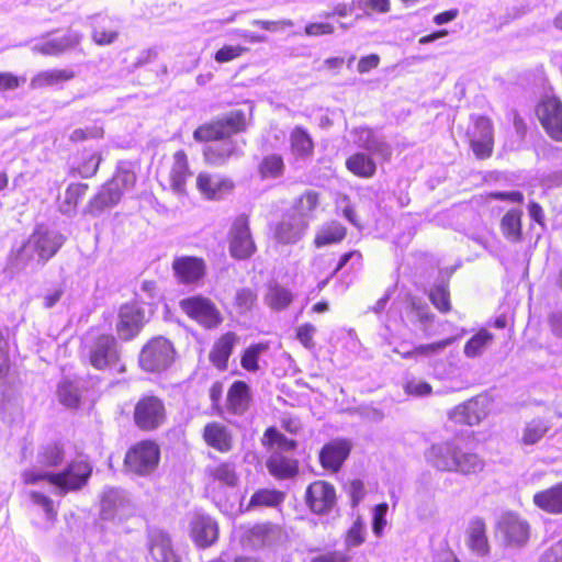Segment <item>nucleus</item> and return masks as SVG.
<instances>
[{
    "mask_svg": "<svg viewBox=\"0 0 562 562\" xmlns=\"http://www.w3.org/2000/svg\"><path fill=\"white\" fill-rule=\"evenodd\" d=\"M247 48L241 46H224L218 49L215 54V60L217 63H227L239 57Z\"/></svg>",
    "mask_w": 562,
    "mask_h": 562,
    "instance_id": "69168bd1",
    "label": "nucleus"
},
{
    "mask_svg": "<svg viewBox=\"0 0 562 562\" xmlns=\"http://www.w3.org/2000/svg\"><path fill=\"white\" fill-rule=\"evenodd\" d=\"M521 211L518 209L509 210L502 218L501 227L504 236L512 241L519 240L521 236Z\"/></svg>",
    "mask_w": 562,
    "mask_h": 562,
    "instance_id": "a18cd8bd",
    "label": "nucleus"
},
{
    "mask_svg": "<svg viewBox=\"0 0 562 562\" xmlns=\"http://www.w3.org/2000/svg\"><path fill=\"white\" fill-rule=\"evenodd\" d=\"M30 497L33 504L44 512L48 521H53L56 518L57 512L54 502L48 496L41 492L32 491Z\"/></svg>",
    "mask_w": 562,
    "mask_h": 562,
    "instance_id": "4d7b16f0",
    "label": "nucleus"
},
{
    "mask_svg": "<svg viewBox=\"0 0 562 562\" xmlns=\"http://www.w3.org/2000/svg\"><path fill=\"white\" fill-rule=\"evenodd\" d=\"M240 147L235 140L228 136L218 139V142L211 144L204 148V157L207 162L213 165H221L226 159L237 156Z\"/></svg>",
    "mask_w": 562,
    "mask_h": 562,
    "instance_id": "c756f323",
    "label": "nucleus"
},
{
    "mask_svg": "<svg viewBox=\"0 0 562 562\" xmlns=\"http://www.w3.org/2000/svg\"><path fill=\"white\" fill-rule=\"evenodd\" d=\"M128 499L125 492L119 488H109L104 491L101 499V517L103 519L121 518L126 513Z\"/></svg>",
    "mask_w": 562,
    "mask_h": 562,
    "instance_id": "393cba45",
    "label": "nucleus"
},
{
    "mask_svg": "<svg viewBox=\"0 0 562 562\" xmlns=\"http://www.w3.org/2000/svg\"><path fill=\"white\" fill-rule=\"evenodd\" d=\"M88 186L85 183H71L68 186L63 202L59 205L60 212L70 215L76 211L79 201L86 195Z\"/></svg>",
    "mask_w": 562,
    "mask_h": 562,
    "instance_id": "c03bdc74",
    "label": "nucleus"
},
{
    "mask_svg": "<svg viewBox=\"0 0 562 562\" xmlns=\"http://www.w3.org/2000/svg\"><path fill=\"white\" fill-rule=\"evenodd\" d=\"M493 126L490 119L480 116L475 120L471 134V147L479 158L490 157L493 150Z\"/></svg>",
    "mask_w": 562,
    "mask_h": 562,
    "instance_id": "412c9836",
    "label": "nucleus"
},
{
    "mask_svg": "<svg viewBox=\"0 0 562 562\" xmlns=\"http://www.w3.org/2000/svg\"><path fill=\"white\" fill-rule=\"evenodd\" d=\"M64 240V236L58 232L38 226L19 249L16 259L23 263L43 265L58 251Z\"/></svg>",
    "mask_w": 562,
    "mask_h": 562,
    "instance_id": "20e7f679",
    "label": "nucleus"
},
{
    "mask_svg": "<svg viewBox=\"0 0 562 562\" xmlns=\"http://www.w3.org/2000/svg\"><path fill=\"white\" fill-rule=\"evenodd\" d=\"M408 317L413 323L418 324L425 336L431 335L429 328L435 316L426 302L419 297H411Z\"/></svg>",
    "mask_w": 562,
    "mask_h": 562,
    "instance_id": "473e14b6",
    "label": "nucleus"
},
{
    "mask_svg": "<svg viewBox=\"0 0 562 562\" xmlns=\"http://www.w3.org/2000/svg\"><path fill=\"white\" fill-rule=\"evenodd\" d=\"M179 305L183 313L204 328H215L223 322L222 314L214 302L203 295L186 297Z\"/></svg>",
    "mask_w": 562,
    "mask_h": 562,
    "instance_id": "0eeeda50",
    "label": "nucleus"
},
{
    "mask_svg": "<svg viewBox=\"0 0 562 562\" xmlns=\"http://www.w3.org/2000/svg\"><path fill=\"white\" fill-rule=\"evenodd\" d=\"M148 554L155 562H179L172 548L169 536L160 529L148 530Z\"/></svg>",
    "mask_w": 562,
    "mask_h": 562,
    "instance_id": "4be33fe9",
    "label": "nucleus"
},
{
    "mask_svg": "<svg viewBox=\"0 0 562 562\" xmlns=\"http://www.w3.org/2000/svg\"><path fill=\"white\" fill-rule=\"evenodd\" d=\"M470 547L479 555H485L488 552L485 524L481 519H475L470 525Z\"/></svg>",
    "mask_w": 562,
    "mask_h": 562,
    "instance_id": "49530a36",
    "label": "nucleus"
},
{
    "mask_svg": "<svg viewBox=\"0 0 562 562\" xmlns=\"http://www.w3.org/2000/svg\"><path fill=\"white\" fill-rule=\"evenodd\" d=\"M268 349L266 344H256L249 346L243 353L240 359L241 367L249 371L256 372L259 369L258 360L261 353Z\"/></svg>",
    "mask_w": 562,
    "mask_h": 562,
    "instance_id": "5fc2aeb1",
    "label": "nucleus"
},
{
    "mask_svg": "<svg viewBox=\"0 0 562 562\" xmlns=\"http://www.w3.org/2000/svg\"><path fill=\"white\" fill-rule=\"evenodd\" d=\"M87 356L90 364L98 369H115L117 372L125 371L120 364L119 344L112 335H99L86 342Z\"/></svg>",
    "mask_w": 562,
    "mask_h": 562,
    "instance_id": "39448f33",
    "label": "nucleus"
},
{
    "mask_svg": "<svg viewBox=\"0 0 562 562\" xmlns=\"http://www.w3.org/2000/svg\"><path fill=\"white\" fill-rule=\"evenodd\" d=\"M59 402L69 408H77L80 402V387L77 382L63 380L57 390Z\"/></svg>",
    "mask_w": 562,
    "mask_h": 562,
    "instance_id": "de8ad7c7",
    "label": "nucleus"
},
{
    "mask_svg": "<svg viewBox=\"0 0 562 562\" xmlns=\"http://www.w3.org/2000/svg\"><path fill=\"white\" fill-rule=\"evenodd\" d=\"M172 270L178 282L186 285L199 283L206 273L204 259L194 256L176 257Z\"/></svg>",
    "mask_w": 562,
    "mask_h": 562,
    "instance_id": "2eb2a0df",
    "label": "nucleus"
},
{
    "mask_svg": "<svg viewBox=\"0 0 562 562\" xmlns=\"http://www.w3.org/2000/svg\"><path fill=\"white\" fill-rule=\"evenodd\" d=\"M306 503L315 514L329 512L336 504L334 486L325 481H315L306 490Z\"/></svg>",
    "mask_w": 562,
    "mask_h": 562,
    "instance_id": "f3484780",
    "label": "nucleus"
},
{
    "mask_svg": "<svg viewBox=\"0 0 562 562\" xmlns=\"http://www.w3.org/2000/svg\"><path fill=\"white\" fill-rule=\"evenodd\" d=\"M537 116L546 132L562 142V103L555 97L543 99L536 109Z\"/></svg>",
    "mask_w": 562,
    "mask_h": 562,
    "instance_id": "ddd939ff",
    "label": "nucleus"
},
{
    "mask_svg": "<svg viewBox=\"0 0 562 562\" xmlns=\"http://www.w3.org/2000/svg\"><path fill=\"white\" fill-rule=\"evenodd\" d=\"M346 166L353 175L362 178H371L376 170L374 160L364 153H356L350 156Z\"/></svg>",
    "mask_w": 562,
    "mask_h": 562,
    "instance_id": "58836bf2",
    "label": "nucleus"
},
{
    "mask_svg": "<svg viewBox=\"0 0 562 562\" xmlns=\"http://www.w3.org/2000/svg\"><path fill=\"white\" fill-rule=\"evenodd\" d=\"M497 530L507 544L521 547L529 539L530 526L517 514L507 512L499 517Z\"/></svg>",
    "mask_w": 562,
    "mask_h": 562,
    "instance_id": "f8f14e48",
    "label": "nucleus"
},
{
    "mask_svg": "<svg viewBox=\"0 0 562 562\" xmlns=\"http://www.w3.org/2000/svg\"><path fill=\"white\" fill-rule=\"evenodd\" d=\"M231 179L217 173L201 172L196 178L199 192L207 200H221L233 190Z\"/></svg>",
    "mask_w": 562,
    "mask_h": 562,
    "instance_id": "a211bd4d",
    "label": "nucleus"
},
{
    "mask_svg": "<svg viewBox=\"0 0 562 562\" xmlns=\"http://www.w3.org/2000/svg\"><path fill=\"white\" fill-rule=\"evenodd\" d=\"M65 459L63 446L56 442L44 445L37 453V462L43 467H59Z\"/></svg>",
    "mask_w": 562,
    "mask_h": 562,
    "instance_id": "37998d69",
    "label": "nucleus"
},
{
    "mask_svg": "<svg viewBox=\"0 0 562 562\" xmlns=\"http://www.w3.org/2000/svg\"><path fill=\"white\" fill-rule=\"evenodd\" d=\"M494 336L486 329L474 334L464 345L463 353L467 358L481 357L493 344Z\"/></svg>",
    "mask_w": 562,
    "mask_h": 562,
    "instance_id": "e433bc0d",
    "label": "nucleus"
},
{
    "mask_svg": "<svg viewBox=\"0 0 562 562\" xmlns=\"http://www.w3.org/2000/svg\"><path fill=\"white\" fill-rule=\"evenodd\" d=\"M165 419V405L156 396H144L135 405L134 420L142 430L157 429L164 424Z\"/></svg>",
    "mask_w": 562,
    "mask_h": 562,
    "instance_id": "1a4fd4ad",
    "label": "nucleus"
},
{
    "mask_svg": "<svg viewBox=\"0 0 562 562\" xmlns=\"http://www.w3.org/2000/svg\"><path fill=\"white\" fill-rule=\"evenodd\" d=\"M426 459L439 471L463 475L479 473L484 468V460L459 438L431 445L426 452Z\"/></svg>",
    "mask_w": 562,
    "mask_h": 562,
    "instance_id": "f257e3e1",
    "label": "nucleus"
},
{
    "mask_svg": "<svg viewBox=\"0 0 562 562\" xmlns=\"http://www.w3.org/2000/svg\"><path fill=\"white\" fill-rule=\"evenodd\" d=\"M290 150L295 161H307L314 154V142L302 126H295L290 133Z\"/></svg>",
    "mask_w": 562,
    "mask_h": 562,
    "instance_id": "a878e982",
    "label": "nucleus"
},
{
    "mask_svg": "<svg viewBox=\"0 0 562 562\" xmlns=\"http://www.w3.org/2000/svg\"><path fill=\"white\" fill-rule=\"evenodd\" d=\"M551 429L550 420L536 417L527 422L521 430L520 443L522 446L537 445Z\"/></svg>",
    "mask_w": 562,
    "mask_h": 562,
    "instance_id": "72a5a7b5",
    "label": "nucleus"
},
{
    "mask_svg": "<svg viewBox=\"0 0 562 562\" xmlns=\"http://www.w3.org/2000/svg\"><path fill=\"white\" fill-rule=\"evenodd\" d=\"M283 502V494L276 490L257 491L250 498L247 509L257 507H274Z\"/></svg>",
    "mask_w": 562,
    "mask_h": 562,
    "instance_id": "8fccbe9b",
    "label": "nucleus"
},
{
    "mask_svg": "<svg viewBox=\"0 0 562 562\" xmlns=\"http://www.w3.org/2000/svg\"><path fill=\"white\" fill-rule=\"evenodd\" d=\"M315 334H316V327L310 323L302 324L296 328V339L307 350L315 349V341H314Z\"/></svg>",
    "mask_w": 562,
    "mask_h": 562,
    "instance_id": "bf43d9fd",
    "label": "nucleus"
},
{
    "mask_svg": "<svg viewBox=\"0 0 562 562\" xmlns=\"http://www.w3.org/2000/svg\"><path fill=\"white\" fill-rule=\"evenodd\" d=\"M92 468L83 459H75L59 472H43L27 470L23 473L26 484H36L40 481H47L54 485L60 495L80 490L85 486L91 475Z\"/></svg>",
    "mask_w": 562,
    "mask_h": 562,
    "instance_id": "f03ea898",
    "label": "nucleus"
},
{
    "mask_svg": "<svg viewBox=\"0 0 562 562\" xmlns=\"http://www.w3.org/2000/svg\"><path fill=\"white\" fill-rule=\"evenodd\" d=\"M256 301H257V294L251 289L243 288L236 292V296H235L236 306L241 312L250 311L252 308V306L255 305Z\"/></svg>",
    "mask_w": 562,
    "mask_h": 562,
    "instance_id": "680f3d73",
    "label": "nucleus"
},
{
    "mask_svg": "<svg viewBox=\"0 0 562 562\" xmlns=\"http://www.w3.org/2000/svg\"><path fill=\"white\" fill-rule=\"evenodd\" d=\"M350 450L351 445L348 440H334L326 443L319 452L323 468L337 472L348 458Z\"/></svg>",
    "mask_w": 562,
    "mask_h": 562,
    "instance_id": "b1692460",
    "label": "nucleus"
},
{
    "mask_svg": "<svg viewBox=\"0 0 562 562\" xmlns=\"http://www.w3.org/2000/svg\"><path fill=\"white\" fill-rule=\"evenodd\" d=\"M75 72L71 69H49L35 75L31 82V89H41L44 87H59L64 82L71 80Z\"/></svg>",
    "mask_w": 562,
    "mask_h": 562,
    "instance_id": "2f4dec72",
    "label": "nucleus"
},
{
    "mask_svg": "<svg viewBox=\"0 0 562 562\" xmlns=\"http://www.w3.org/2000/svg\"><path fill=\"white\" fill-rule=\"evenodd\" d=\"M318 205V193L314 190H307L299 199L295 200L292 211L290 213L296 215L297 218L305 220L308 224L310 221L314 218V213L317 210Z\"/></svg>",
    "mask_w": 562,
    "mask_h": 562,
    "instance_id": "f704fd0d",
    "label": "nucleus"
},
{
    "mask_svg": "<svg viewBox=\"0 0 562 562\" xmlns=\"http://www.w3.org/2000/svg\"><path fill=\"white\" fill-rule=\"evenodd\" d=\"M265 439L272 449L267 461V468L270 474L280 480L295 476L299 471V463L288 453L296 448V441L286 438L273 427L266 430Z\"/></svg>",
    "mask_w": 562,
    "mask_h": 562,
    "instance_id": "7ed1b4c3",
    "label": "nucleus"
},
{
    "mask_svg": "<svg viewBox=\"0 0 562 562\" xmlns=\"http://www.w3.org/2000/svg\"><path fill=\"white\" fill-rule=\"evenodd\" d=\"M405 392L414 396H426L431 393V386L419 379H411L405 383Z\"/></svg>",
    "mask_w": 562,
    "mask_h": 562,
    "instance_id": "0e129e2a",
    "label": "nucleus"
},
{
    "mask_svg": "<svg viewBox=\"0 0 562 562\" xmlns=\"http://www.w3.org/2000/svg\"><path fill=\"white\" fill-rule=\"evenodd\" d=\"M271 527L269 525H256L245 535V544L251 549H260L270 543Z\"/></svg>",
    "mask_w": 562,
    "mask_h": 562,
    "instance_id": "3c124183",
    "label": "nucleus"
},
{
    "mask_svg": "<svg viewBox=\"0 0 562 562\" xmlns=\"http://www.w3.org/2000/svg\"><path fill=\"white\" fill-rule=\"evenodd\" d=\"M173 166L171 169V183L175 191L181 193L184 191L187 178L190 176L187 155L183 150H178L173 156Z\"/></svg>",
    "mask_w": 562,
    "mask_h": 562,
    "instance_id": "4c0bfd02",
    "label": "nucleus"
},
{
    "mask_svg": "<svg viewBox=\"0 0 562 562\" xmlns=\"http://www.w3.org/2000/svg\"><path fill=\"white\" fill-rule=\"evenodd\" d=\"M158 460V446L151 441H142L126 453L125 464L132 472L147 474L156 468Z\"/></svg>",
    "mask_w": 562,
    "mask_h": 562,
    "instance_id": "9d476101",
    "label": "nucleus"
},
{
    "mask_svg": "<svg viewBox=\"0 0 562 562\" xmlns=\"http://www.w3.org/2000/svg\"><path fill=\"white\" fill-rule=\"evenodd\" d=\"M366 150L382 160H389L392 156L391 145L384 139V137L378 134L372 138Z\"/></svg>",
    "mask_w": 562,
    "mask_h": 562,
    "instance_id": "13d9d810",
    "label": "nucleus"
},
{
    "mask_svg": "<svg viewBox=\"0 0 562 562\" xmlns=\"http://www.w3.org/2000/svg\"><path fill=\"white\" fill-rule=\"evenodd\" d=\"M205 442L220 452H228L232 449V435L228 428L217 422L209 423L203 430Z\"/></svg>",
    "mask_w": 562,
    "mask_h": 562,
    "instance_id": "c85d7f7f",
    "label": "nucleus"
},
{
    "mask_svg": "<svg viewBox=\"0 0 562 562\" xmlns=\"http://www.w3.org/2000/svg\"><path fill=\"white\" fill-rule=\"evenodd\" d=\"M389 505L386 503L378 504L373 509L372 530L376 537H381L386 525V514Z\"/></svg>",
    "mask_w": 562,
    "mask_h": 562,
    "instance_id": "052dcab7",
    "label": "nucleus"
},
{
    "mask_svg": "<svg viewBox=\"0 0 562 562\" xmlns=\"http://www.w3.org/2000/svg\"><path fill=\"white\" fill-rule=\"evenodd\" d=\"M238 341V337L234 333H226L221 336L214 344L210 352V361L220 370L227 368L228 359L235 345Z\"/></svg>",
    "mask_w": 562,
    "mask_h": 562,
    "instance_id": "7c9ffc66",
    "label": "nucleus"
},
{
    "mask_svg": "<svg viewBox=\"0 0 562 562\" xmlns=\"http://www.w3.org/2000/svg\"><path fill=\"white\" fill-rule=\"evenodd\" d=\"M428 296L439 312L447 313L450 311V292L446 281H440L438 284H435L430 289Z\"/></svg>",
    "mask_w": 562,
    "mask_h": 562,
    "instance_id": "603ef678",
    "label": "nucleus"
},
{
    "mask_svg": "<svg viewBox=\"0 0 562 562\" xmlns=\"http://www.w3.org/2000/svg\"><path fill=\"white\" fill-rule=\"evenodd\" d=\"M346 235V228L337 222H330L325 224L316 234L315 245L316 247H323L326 245L335 244L344 239Z\"/></svg>",
    "mask_w": 562,
    "mask_h": 562,
    "instance_id": "79ce46f5",
    "label": "nucleus"
},
{
    "mask_svg": "<svg viewBox=\"0 0 562 562\" xmlns=\"http://www.w3.org/2000/svg\"><path fill=\"white\" fill-rule=\"evenodd\" d=\"M307 227L305 220L286 213L274 227V238L283 245L295 244L304 236Z\"/></svg>",
    "mask_w": 562,
    "mask_h": 562,
    "instance_id": "aec40b11",
    "label": "nucleus"
},
{
    "mask_svg": "<svg viewBox=\"0 0 562 562\" xmlns=\"http://www.w3.org/2000/svg\"><path fill=\"white\" fill-rule=\"evenodd\" d=\"M249 401L248 385L243 381H235L227 394L228 408L235 414H243L247 411Z\"/></svg>",
    "mask_w": 562,
    "mask_h": 562,
    "instance_id": "c9c22d12",
    "label": "nucleus"
},
{
    "mask_svg": "<svg viewBox=\"0 0 562 562\" xmlns=\"http://www.w3.org/2000/svg\"><path fill=\"white\" fill-rule=\"evenodd\" d=\"M136 176L134 170L132 169L131 164L121 162L117 166L116 172L110 182L116 187V189H122L123 194L128 192L135 184Z\"/></svg>",
    "mask_w": 562,
    "mask_h": 562,
    "instance_id": "09e8293b",
    "label": "nucleus"
},
{
    "mask_svg": "<svg viewBox=\"0 0 562 562\" xmlns=\"http://www.w3.org/2000/svg\"><path fill=\"white\" fill-rule=\"evenodd\" d=\"M351 557L342 551H329L312 559V562H350Z\"/></svg>",
    "mask_w": 562,
    "mask_h": 562,
    "instance_id": "338daca9",
    "label": "nucleus"
},
{
    "mask_svg": "<svg viewBox=\"0 0 562 562\" xmlns=\"http://www.w3.org/2000/svg\"><path fill=\"white\" fill-rule=\"evenodd\" d=\"M145 324V311L138 303L124 304L119 313L116 331L121 339L131 340L136 337Z\"/></svg>",
    "mask_w": 562,
    "mask_h": 562,
    "instance_id": "4468645a",
    "label": "nucleus"
},
{
    "mask_svg": "<svg viewBox=\"0 0 562 562\" xmlns=\"http://www.w3.org/2000/svg\"><path fill=\"white\" fill-rule=\"evenodd\" d=\"M283 170V159L277 154L266 156L259 166V171L262 178H278L282 176Z\"/></svg>",
    "mask_w": 562,
    "mask_h": 562,
    "instance_id": "864d4df0",
    "label": "nucleus"
},
{
    "mask_svg": "<svg viewBox=\"0 0 562 562\" xmlns=\"http://www.w3.org/2000/svg\"><path fill=\"white\" fill-rule=\"evenodd\" d=\"M175 359L172 344L158 336L149 340L142 349L139 364L147 372H161L168 369Z\"/></svg>",
    "mask_w": 562,
    "mask_h": 562,
    "instance_id": "423d86ee",
    "label": "nucleus"
},
{
    "mask_svg": "<svg viewBox=\"0 0 562 562\" xmlns=\"http://www.w3.org/2000/svg\"><path fill=\"white\" fill-rule=\"evenodd\" d=\"M533 504L541 510L552 514H562V482L533 495Z\"/></svg>",
    "mask_w": 562,
    "mask_h": 562,
    "instance_id": "cd10ccee",
    "label": "nucleus"
},
{
    "mask_svg": "<svg viewBox=\"0 0 562 562\" xmlns=\"http://www.w3.org/2000/svg\"><path fill=\"white\" fill-rule=\"evenodd\" d=\"M539 562H562V538L542 553Z\"/></svg>",
    "mask_w": 562,
    "mask_h": 562,
    "instance_id": "774afa93",
    "label": "nucleus"
},
{
    "mask_svg": "<svg viewBox=\"0 0 562 562\" xmlns=\"http://www.w3.org/2000/svg\"><path fill=\"white\" fill-rule=\"evenodd\" d=\"M364 541V526L360 520L353 522L351 528L347 532L346 546L347 548H355L360 546Z\"/></svg>",
    "mask_w": 562,
    "mask_h": 562,
    "instance_id": "e2e57ef3",
    "label": "nucleus"
},
{
    "mask_svg": "<svg viewBox=\"0 0 562 562\" xmlns=\"http://www.w3.org/2000/svg\"><path fill=\"white\" fill-rule=\"evenodd\" d=\"M209 471H210V475L214 480H216L227 486H235L237 483V475L235 472V468L232 463L224 462V463H221L218 465L211 468Z\"/></svg>",
    "mask_w": 562,
    "mask_h": 562,
    "instance_id": "6e6d98bb",
    "label": "nucleus"
},
{
    "mask_svg": "<svg viewBox=\"0 0 562 562\" xmlns=\"http://www.w3.org/2000/svg\"><path fill=\"white\" fill-rule=\"evenodd\" d=\"M292 291L277 281H271L266 286L263 303L274 312L284 311L293 302Z\"/></svg>",
    "mask_w": 562,
    "mask_h": 562,
    "instance_id": "bb28decb",
    "label": "nucleus"
},
{
    "mask_svg": "<svg viewBox=\"0 0 562 562\" xmlns=\"http://www.w3.org/2000/svg\"><path fill=\"white\" fill-rule=\"evenodd\" d=\"M490 412V402L486 397H474L463 404L458 405L449 417L456 424L469 426L477 425Z\"/></svg>",
    "mask_w": 562,
    "mask_h": 562,
    "instance_id": "dca6fc26",
    "label": "nucleus"
},
{
    "mask_svg": "<svg viewBox=\"0 0 562 562\" xmlns=\"http://www.w3.org/2000/svg\"><path fill=\"white\" fill-rule=\"evenodd\" d=\"M453 341L452 338H447L440 341L427 344V345H419L411 350L403 348H395L394 352L401 355L404 359H413L417 357H429L432 355H437L441 352L443 349H446L451 342Z\"/></svg>",
    "mask_w": 562,
    "mask_h": 562,
    "instance_id": "ea45409f",
    "label": "nucleus"
},
{
    "mask_svg": "<svg viewBox=\"0 0 562 562\" xmlns=\"http://www.w3.org/2000/svg\"><path fill=\"white\" fill-rule=\"evenodd\" d=\"M245 126V114L241 111H233L221 121L198 127L193 133V137L198 142L218 140L231 134L244 131Z\"/></svg>",
    "mask_w": 562,
    "mask_h": 562,
    "instance_id": "6e6552de",
    "label": "nucleus"
},
{
    "mask_svg": "<svg viewBox=\"0 0 562 562\" xmlns=\"http://www.w3.org/2000/svg\"><path fill=\"white\" fill-rule=\"evenodd\" d=\"M123 195L122 189H116L110 181H108L95 194L93 200L90 202L92 209L98 211L106 207L114 206L121 200Z\"/></svg>",
    "mask_w": 562,
    "mask_h": 562,
    "instance_id": "a19ab883",
    "label": "nucleus"
},
{
    "mask_svg": "<svg viewBox=\"0 0 562 562\" xmlns=\"http://www.w3.org/2000/svg\"><path fill=\"white\" fill-rule=\"evenodd\" d=\"M218 536L216 521L206 515H196L191 521V538L200 548L213 544Z\"/></svg>",
    "mask_w": 562,
    "mask_h": 562,
    "instance_id": "5701e85b",
    "label": "nucleus"
},
{
    "mask_svg": "<svg viewBox=\"0 0 562 562\" xmlns=\"http://www.w3.org/2000/svg\"><path fill=\"white\" fill-rule=\"evenodd\" d=\"M81 41V35L77 32H68L58 37H46L35 41L32 45V52L44 56H58L74 47Z\"/></svg>",
    "mask_w": 562,
    "mask_h": 562,
    "instance_id": "6ab92c4d",
    "label": "nucleus"
},
{
    "mask_svg": "<svg viewBox=\"0 0 562 562\" xmlns=\"http://www.w3.org/2000/svg\"><path fill=\"white\" fill-rule=\"evenodd\" d=\"M229 252L236 259H247L256 250L249 223L246 215H239L233 223L229 233Z\"/></svg>",
    "mask_w": 562,
    "mask_h": 562,
    "instance_id": "9b49d317",
    "label": "nucleus"
}]
</instances>
